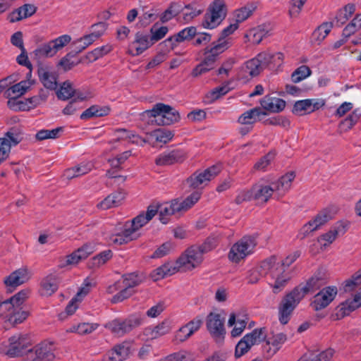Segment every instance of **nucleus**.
Returning a JSON list of instances; mask_svg holds the SVG:
<instances>
[{"label":"nucleus","mask_w":361,"mask_h":361,"mask_svg":"<svg viewBox=\"0 0 361 361\" xmlns=\"http://www.w3.org/2000/svg\"><path fill=\"white\" fill-rule=\"evenodd\" d=\"M259 268L267 271L266 274L271 278L269 286L274 294L281 293L291 280L290 273L279 265L276 256L273 255L262 261Z\"/></svg>","instance_id":"obj_1"},{"label":"nucleus","mask_w":361,"mask_h":361,"mask_svg":"<svg viewBox=\"0 0 361 361\" xmlns=\"http://www.w3.org/2000/svg\"><path fill=\"white\" fill-rule=\"evenodd\" d=\"M149 118H153L150 122L158 126L171 125L180 120V114L172 106L163 103H157L150 110L145 111Z\"/></svg>","instance_id":"obj_2"},{"label":"nucleus","mask_w":361,"mask_h":361,"mask_svg":"<svg viewBox=\"0 0 361 361\" xmlns=\"http://www.w3.org/2000/svg\"><path fill=\"white\" fill-rule=\"evenodd\" d=\"M302 298L297 289L293 288L286 294L279 304V320L282 324H286L293 310L300 303Z\"/></svg>","instance_id":"obj_3"},{"label":"nucleus","mask_w":361,"mask_h":361,"mask_svg":"<svg viewBox=\"0 0 361 361\" xmlns=\"http://www.w3.org/2000/svg\"><path fill=\"white\" fill-rule=\"evenodd\" d=\"M266 337L267 329L264 327L255 329L251 333L245 335L235 346V357H240L247 353L252 346L263 342Z\"/></svg>","instance_id":"obj_4"},{"label":"nucleus","mask_w":361,"mask_h":361,"mask_svg":"<svg viewBox=\"0 0 361 361\" xmlns=\"http://www.w3.org/2000/svg\"><path fill=\"white\" fill-rule=\"evenodd\" d=\"M221 170V164H215L202 171H197L186 179V184L190 188H202L218 176Z\"/></svg>","instance_id":"obj_5"},{"label":"nucleus","mask_w":361,"mask_h":361,"mask_svg":"<svg viewBox=\"0 0 361 361\" xmlns=\"http://www.w3.org/2000/svg\"><path fill=\"white\" fill-rule=\"evenodd\" d=\"M257 245L256 240L252 236H244L231 248L228 259L235 263H238L247 255L253 252Z\"/></svg>","instance_id":"obj_6"},{"label":"nucleus","mask_w":361,"mask_h":361,"mask_svg":"<svg viewBox=\"0 0 361 361\" xmlns=\"http://www.w3.org/2000/svg\"><path fill=\"white\" fill-rule=\"evenodd\" d=\"M203 260V254L197 245L189 247L176 260V265L183 271L192 270L197 267Z\"/></svg>","instance_id":"obj_7"},{"label":"nucleus","mask_w":361,"mask_h":361,"mask_svg":"<svg viewBox=\"0 0 361 361\" xmlns=\"http://www.w3.org/2000/svg\"><path fill=\"white\" fill-rule=\"evenodd\" d=\"M71 40V37L68 35L60 36L54 40H51L47 44H41L34 51L33 53L39 59L52 57L59 50L68 44Z\"/></svg>","instance_id":"obj_8"},{"label":"nucleus","mask_w":361,"mask_h":361,"mask_svg":"<svg viewBox=\"0 0 361 361\" xmlns=\"http://www.w3.org/2000/svg\"><path fill=\"white\" fill-rule=\"evenodd\" d=\"M143 318L140 315H131L124 320L114 319L107 324L110 331L118 336L128 334L141 325Z\"/></svg>","instance_id":"obj_9"},{"label":"nucleus","mask_w":361,"mask_h":361,"mask_svg":"<svg viewBox=\"0 0 361 361\" xmlns=\"http://www.w3.org/2000/svg\"><path fill=\"white\" fill-rule=\"evenodd\" d=\"M54 346L51 343H42L26 354L25 361H53L55 358Z\"/></svg>","instance_id":"obj_10"},{"label":"nucleus","mask_w":361,"mask_h":361,"mask_svg":"<svg viewBox=\"0 0 361 361\" xmlns=\"http://www.w3.org/2000/svg\"><path fill=\"white\" fill-rule=\"evenodd\" d=\"M225 318L222 317L219 313L210 312L206 318V326L211 334L215 339H222L226 334V329L224 326Z\"/></svg>","instance_id":"obj_11"},{"label":"nucleus","mask_w":361,"mask_h":361,"mask_svg":"<svg viewBox=\"0 0 361 361\" xmlns=\"http://www.w3.org/2000/svg\"><path fill=\"white\" fill-rule=\"evenodd\" d=\"M336 286H328L322 289L314 297L311 306L315 311H319L326 307L337 295Z\"/></svg>","instance_id":"obj_12"},{"label":"nucleus","mask_w":361,"mask_h":361,"mask_svg":"<svg viewBox=\"0 0 361 361\" xmlns=\"http://www.w3.org/2000/svg\"><path fill=\"white\" fill-rule=\"evenodd\" d=\"M332 218L330 210L324 209L319 212L312 221L305 224L300 231L299 237L303 239L310 233L317 230Z\"/></svg>","instance_id":"obj_13"},{"label":"nucleus","mask_w":361,"mask_h":361,"mask_svg":"<svg viewBox=\"0 0 361 361\" xmlns=\"http://www.w3.org/2000/svg\"><path fill=\"white\" fill-rule=\"evenodd\" d=\"M326 274L322 270H318L303 286H299L295 288L303 298L307 294L312 293L319 289L326 282Z\"/></svg>","instance_id":"obj_14"},{"label":"nucleus","mask_w":361,"mask_h":361,"mask_svg":"<svg viewBox=\"0 0 361 361\" xmlns=\"http://www.w3.org/2000/svg\"><path fill=\"white\" fill-rule=\"evenodd\" d=\"M29 343L30 342L26 335H14L8 339L6 354L11 357L21 356Z\"/></svg>","instance_id":"obj_15"},{"label":"nucleus","mask_w":361,"mask_h":361,"mask_svg":"<svg viewBox=\"0 0 361 361\" xmlns=\"http://www.w3.org/2000/svg\"><path fill=\"white\" fill-rule=\"evenodd\" d=\"M264 55L258 54L256 57L246 61L240 71V75L245 79L257 76L264 70L262 61Z\"/></svg>","instance_id":"obj_16"},{"label":"nucleus","mask_w":361,"mask_h":361,"mask_svg":"<svg viewBox=\"0 0 361 361\" xmlns=\"http://www.w3.org/2000/svg\"><path fill=\"white\" fill-rule=\"evenodd\" d=\"M287 341V336L283 333L273 334L272 336L267 338L264 341L265 344L263 345V350L267 358L274 355Z\"/></svg>","instance_id":"obj_17"},{"label":"nucleus","mask_w":361,"mask_h":361,"mask_svg":"<svg viewBox=\"0 0 361 361\" xmlns=\"http://www.w3.org/2000/svg\"><path fill=\"white\" fill-rule=\"evenodd\" d=\"M153 44L149 35L137 32L135 40L129 45L128 53L132 56H138Z\"/></svg>","instance_id":"obj_18"},{"label":"nucleus","mask_w":361,"mask_h":361,"mask_svg":"<svg viewBox=\"0 0 361 361\" xmlns=\"http://www.w3.org/2000/svg\"><path fill=\"white\" fill-rule=\"evenodd\" d=\"M157 213V207L155 205H149L147 207L145 214L141 213L131 221L130 224L128 225V228L134 233L135 235H140L137 233V231L152 219Z\"/></svg>","instance_id":"obj_19"},{"label":"nucleus","mask_w":361,"mask_h":361,"mask_svg":"<svg viewBox=\"0 0 361 361\" xmlns=\"http://www.w3.org/2000/svg\"><path fill=\"white\" fill-rule=\"evenodd\" d=\"M231 42L219 39L213 42L210 47H207L204 49V54L209 61L215 63L219 56L227 50L230 47Z\"/></svg>","instance_id":"obj_20"},{"label":"nucleus","mask_w":361,"mask_h":361,"mask_svg":"<svg viewBox=\"0 0 361 361\" xmlns=\"http://www.w3.org/2000/svg\"><path fill=\"white\" fill-rule=\"evenodd\" d=\"M361 305V292L355 295L353 299L346 300L336 308L335 317L341 319L350 314Z\"/></svg>","instance_id":"obj_21"},{"label":"nucleus","mask_w":361,"mask_h":361,"mask_svg":"<svg viewBox=\"0 0 361 361\" xmlns=\"http://www.w3.org/2000/svg\"><path fill=\"white\" fill-rule=\"evenodd\" d=\"M186 158V153L182 149H173L168 153L160 154L156 159L157 166H169L182 163Z\"/></svg>","instance_id":"obj_22"},{"label":"nucleus","mask_w":361,"mask_h":361,"mask_svg":"<svg viewBox=\"0 0 361 361\" xmlns=\"http://www.w3.org/2000/svg\"><path fill=\"white\" fill-rule=\"evenodd\" d=\"M37 74L39 81L45 88L50 90L56 89L58 75L55 71H51L47 66H40L38 67Z\"/></svg>","instance_id":"obj_23"},{"label":"nucleus","mask_w":361,"mask_h":361,"mask_svg":"<svg viewBox=\"0 0 361 361\" xmlns=\"http://www.w3.org/2000/svg\"><path fill=\"white\" fill-rule=\"evenodd\" d=\"M93 252L94 247L91 245L85 244L71 254L66 256V260L62 267L76 265L80 261L87 259Z\"/></svg>","instance_id":"obj_24"},{"label":"nucleus","mask_w":361,"mask_h":361,"mask_svg":"<svg viewBox=\"0 0 361 361\" xmlns=\"http://www.w3.org/2000/svg\"><path fill=\"white\" fill-rule=\"evenodd\" d=\"M275 191L274 186L266 185L260 183L255 184L249 190L252 200L262 203H266L271 197Z\"/></svg>","instance_id":"obj_25"},{"label":"nucleus","mask_w":361,"mask_h":361,"mask_svg":"<svg viewBox=\"0 0 361 361\" xmlns=\"http://www.w3.org/2000/svg\"><path fill=\"white\" fill-rule=\"evenodd\" d=\"M30 279V275L27 269L20 268L12 272L8 276L5 278L4 283L8 287V290L11 291V288H16L25 282Z\"/></svg>","instance_id":"obj_26"},{"label":"nucleus","mask_w":361,"mask_h":361,"mask_svg":"<svg viewBox=\"0 0 361 361\" xmlns=\"http://www.w3.org/2000/svg\"><path fill=\"white\" fill-rule=\"evenodd\" d=\"M131 344L128 342H123L116 345L106 354L105 361H123L126 360L130 353Z\"/></svg>","instance_id":"obj_27"},{"label":"nucleus","mask_w":361,"mask_h":361,"mask_svg":"<svg viewBox=\"0 0 361 361\" xmlns=\"http://www.w3.org/2000/svg\"><path fill=\"white\" fill-rule=\"evenodd\" d=\"M117 290H119V292L115 294L111 300L112 303L123 302V300L129 298L131 295H133L134 293L133 289H130L127 286L122 285L121 281L115 282L114 284L109 286L108 288V292L109 293H114Z\"/></svg>","instance_id":"obj_28"},{"label":"nucleus","mask_w":361,"mask_h":361,"mask_svg":"<svg viewBox=\"0 0 361 361\" xmlns=\"http://www.w3.org/2000/svg\"><path fill=\"white\" fill-rule=\"evenodd\" d=\"M36 11L37 7L35 6L25 4L10 13L7 18L11 23H15L32 16Z\"/></svg>","instance_id":"obj_29"},{"label":"nucleus","mask_w":361,"mask_h":361,"mask_svg":"<svg viewBox=\"0 0 361 361\" xmlns=\"http://www.w3.org/2000/svg\"><path fill=\"white\" fill-rule=\"evenodd\" d=\"M157 207L158 208L159 220L164 224L169 222L171 216L180 213L178 205L177 204V200H173L170 203H165Z\"/></svg>","instance_id":"obj_30"},{"label":"nucleus","mask_w":361,"mask_h":361,"mask_svg":"<svg viewBox=\"0 0 361 361\" xmlns=\"http://www.w3.org/2000/svg\"><path fill=\"white\" fill-rule=\"evenodd\" d=\"M140 235H135L129 228L128 223L124 225V229L118 233L112 234L110 236V240L115 245H124L138 238Z\"/></svg>","instance_id":"obj_31"},{"label":"nucleus","mask_w":361,"mask_h":361,"mask_svg":"<svg viewBox=\"0 0 361 361\" xmlns=\"http://www.w3.org/2000/svg\"><path fill=\"white\" fill-rule=\"evenodd\" d=\"M266 114L267 113L262 111L260 107H255L245 111L241 116H240L238 119V123L241 125L252 126L259 120L258 118L261 115Z\"/></svg>","instance_id":"obj_32"},{"label":"nucleus","mask_w":361,"mask_h":361,"mask_svg":"<svg viewBox=\"0 0 361 361\" xmlns=\"http://www.w3.org/2000/svg\"><path fill=\"white\" fill-rule=\"evenodd\" d=\"M259 55H264L262 58H264V59L262 64H264V68L268 67L271 70L276 69L283 63L284 56L281 52L271 54L269 51H263L259 53Z\"/></svg>","instance_id":"obj_33"},{"label":"nucleus","mask_w":361,"mask_h":361,"mask_svg":"<svg viewBox=\"0 0 361 361\" xmlns=\"http://www.w3.org/2000/svg\"><path fill=\"white\" fill-rule=\"evenodd\" d=\"M56 95L59 99L67 100L72 97H77L80 101L85 99V97L79 94V93L73 87L72 83L69 81H65L61 85L60 89L56 92Z\"/></svg>","instance_id":"obj_34"},{"label":"nucleus","mask_w":361,"mask_h":361,"mask_svg":"<svg viewBox=\"0 0 361 361\" xmlns=\"http://www.w3.org/2000/svg\"><path fill=\"white\" fill-rule=\"evenodd\" d=\"M34 83V80L29 79L28 80H22L20 82L7 88L5 92V96L20 97L24 94Z\"/></svg>","instance_id":"obj_35"},{"label":"nucleus","mask_w":361,"mask_h":361,"mask_svg":"<svg viewBox=\"0 0 361 361\" xmlns=\"http://www.w3.org/2000/svg\"><path fill=\"white\" fill-rule=\"evenodd\" d=\"M345 232V227L342 224L334 227L329 232L320 235L318 238L319 243L321 244L322 248L331 244L337 238L339 233L343 234Z\"/></svg>","instance_id":"obj_36"},{"label":"nucleus","mask_w":361,"mask_h":361,"mask_svg":"<svg viewBox=\"0 0 361 361\" xmlns=\"http://www.w3.org/2000/svg\"><path fill=\"white\" fill-rule=\"evenodd\" d=\"M295 178V173L293 171L288 172L282 176L277 181L272 183L275 191L282 192L283 195L287 192L291 187L292 182Z\"/></svg>","instance_id":"obj_37"},{"label":"nucleus","mask_w":361,"mask_h":361,"mask_svg":"<svg viewBox=\"0 0 361 361\" xmlns=\"http://www.w3.org/2000/svg\"><path fill=\"white\" fill-rule=\"evenodd\" d=\"M180 270L181 269H179L178 265L175 267L170 263H166L156 269L152 273V277L154 281H158L168 276H171Z\"/></svg>","instance_id":"obj_38"},{"label":"nucleus","mask_w":361,"mask_h":361,"mask_svg":"<svg viewBox=\"0 0 361 361\" xmlns=\"http://www.w3.org/2000/svg\"><path fill=\"white\" fill-rule=\"evenodd\" d=\"M58 288L57 279L55 276L49 275L44 278L41 282V295L49 296Z\"/></svg>","instance_id":"obj_39"},{"label":"nucleus","mask_w":361,"mask_h":361,"mask_svg":"<svg viewBox=\"0 0 361 361\" xmlns=\"http://www.w3.org/2000/svg\"><path fill=\"white\" fill-rule=\"evenodd\" d=\"M1 139H5L7 143L10 145V149H11L12 146H16L23 140V133L19 127L11 128L5 134L4 137Z\"/></svg>","instance_id":"obj_40"},{"label":"nucleus","mask_w":361,"mask_h":361,"mask_svg":"<svg viewBox=\"0 0 361 361\" xmlns=\"http://www.w3.org/2000/svg\"><path fill=\"white\" fill-rule=\"evenodd\" d=\"M92 169L90 164L78 165L68 169L64 171V176L68 179H73L89 173Z\"/></svg>","instance_id":"obj_41"},{"label":"nucleus","mask_w":361,"mask_h":361,"mask_svg":"<svg viewBox=\"0 0 361 361\" xmlns=\"http://www.w3.org/2000/svg\"><path fill=\"white\" fill-rule=\"evenodd\" d=\"M201 194L200 191L196 190L184 200L181 202L177 200V204L178 205L180 212H186L190 209L200 200Z\"/></svg>","instance_id":"obj_42"},{"label":"nucleus","mask_w":361,"mask_h":361,"mask_svg":"<svg viewBox=\"0 0 361 361\" xmlns=\"http://www.w3.org/2000/svg\"><path fill=\"white\" fill-rule=\"evenodd\" d=\"M332 28V24L324 23L317 27L312 33V39L317 44H319L329 35Z\"/></svg>","instance_id":"obj_43"},{"label":"nucleus","mask_w":361,"mask_h":361,"mask_svg":"<svg viewBox=\"0 0 361 361\" xmlns=\"http://www.w3.org/2000/svg\"><path fill=\"white\" fill-rule=\"evenodd\" d=\"M360 116L358 110L353 111L346 118L341 121L339 128L343 132H347L357 123Z\"/></svg>","instance_id":"obj_44"},{"label":"nucleus","mask_w":361,"mask_h":361,"mask_svg":"<svg viewBox=\"0 0 361 361\" xmlns=\"http://www.w3.org/2000/svg\"><path fill=\"white\" fill-rule=\"evenodd\" d=\"M14 312H12L8 317V322L13 325H16L24 322L30 315V312L27 310H23L21 306L15 308Z\"/></svg>","instance_id":"obj_45"},{"label":"nucleus","mask_w":361,"mask_h":361,"mask_svg":"<svg viewBox=\"0 0 361 361\" xmlns=\"http://www.w3.org/2000/svg\"><path fill=\"white\" fill-rule=\"evenodd\" d=\"M209 11L222 20L226 16V6L224 0H214L209 7Z\"/></svg>","instance_id":"obj_46"},{"label":"nucleus","mask_w":361,"mask_h":361,"mask_svg":"<svg viewBox=\"0 0 361 361\" xmlns=\"http://www.w3.org/2000/svg\"><path fill=\"white\" fill-rule=\"evenodd\" d=\"M99 326L98 324L81 323L71 328L70 332H76L80 335H87L92 333Z\"/></svg>","instance_id":"obj_47"},{"label":"nucleus","mask_w":361,"mask_h":361,"mask_svg":"<svg viewBox=\"0 0 361 361\" xmlns=\"http://www.w3.org/2000/svg\"><path fill=\"white\" fill-rule=\"evenodd\" d=\"M94 42H95V40L90 34L86 35L73 43L75 46V48L73 51L76 54H78L85 50L87 47L91 45Z\"/></svg>","instance_id":"obj_48"},{"label":"nucleus","mask_w":361,"mask_h":361,"mask_svg":"<svg viewBox=\"0 0 361 361\" xmlns=\"http://www.w3.org/2000/svg\"><path fill=\"white\" fill-rule=\"evenodd\" d=\"M15 308H18V306L15 305L10 298L5 300L2 298L0 302V316L8 320L11 313L14 312Z\"/></svg>","instance_id":"obj_49"},{"label":"nucleus","mask_w":361,"mask_h":361,"mask_svg":"<svg viewBox=\"0 0 361 361\" xmlns=\"http://www.w3.org/2000/svg\"><path fill=\"white\" fill-rule=\"evenodd\" d=\"M111 51V47L109 45H104L94 49L92 51H89L86 58L89 61H94L97 59L104 56Z\"/></svg>","instance_id":"obj_50"},{"label":"nucleus","mask_w":361,"mask_h":361,"mask_svg":"<svg viewBox=\"0 0 361 361\" xmlns=\"http://www.w3.org/2000/svg\"><path fill=\"white\" fill-rule=\"evenodd\" d=\"M214 67V63L209 61L208 59L204 56V60L192 70V75L193 77H198L213 69Z\"/></svg>","instance_id":"obj_51"},{"label":"nucleus","mask_w":361,"mask_h":361,"mask_svg":"<svg viewBox=\"0 0 361 361\" xmlns=\"http://www.w3.org/2000/svg\"><path fill=\"white\" fill-rule=\"evenodd\" d=\"M312 73L310 68L305 65L298 67L291 75V80L294 83H298L310 76Z\"/></svg>","instance_id":"obj_52"},{"label":"nucleus","mask_w":361,"mask_h":361,"mask_svg":"<svg viewBox=\"0 0 361 361\" xmlns=\"http://www.w3.org/2000/svg\"><path fill=\"white\" fill-rule=\"evenodd\" d=\"M122 285L130 289L138 286L142 282V278L135 273H130L123 275Z\"/></svg>","instance_id":"obj_53"},{"label":"nucleus","mask_w":361,"mask_h":361,"mask_svg":"<svg viewBox=\"0 0 361 361\" xmlns=\"http://www.w3.org/2000/svg\"><path fill=\"white\" fill-rule=\"evenodd\" d=\"M151 135L155 137L157 142L163 143H166L170 141L174 135V134L171 130H166L165 128L157 129L152 131Z\"/></svg>","instance_id":"obj_54"},{"label":"nucleus","mask_w":361,"mask_h":361,"mask_svg":"<svg viewBox=\"0 0 361 361\" xmlns=\"http://www.w3.org/2000/svg\"><path fill=\"white\" fill-rule=\"evenodd\" d=\"M197 35V29L195 27H188L175 35L176 42H183L185 40H190Z\"/></svg>","instance_id":"obj_55"},{"label":"nucleus","mask_w":361,"mask_h":361,"mask_svg":"<svg viewBox=\"0 0 361 361\" xmlns=\"http://www.w3.org/2000/svg\"><path fill=\"white\" fill-rule=\"evenodd\" d=\"M180 12V6L178 3H171L170 6L163 13L161 17L162 23H166L173 17L177 16Z\"/></svg>","instance_id":"obj_56"},{"label":"nucleus","mask_w":361,"mask_h":361,"mask_svg":"<svg viewBox=\"0 0 361 361\" xmlns=\"http://www.w3.org/2000/svg\"><path fill=\"white\" fill-rule=\"evenodd\" d=\"M221 21V18L209 11L205 13L202 24L204 28L212 29L216 27Z\"/></svg>","instance_id":"obj_57"},{"label":"nucleus","mask_w":361,"mask_h":361,"mask_svg":"<svg viewBox=\"0 0 361 361\" xmlns=\"http://www.w3.org/2000/svg\"><path fill=\"white\" fill-rule=\"evenodd\" d=\"M255 8L250 6H244L239 9H237L234 12V16L235 18V23H239L243 22L247 19L252 14Z\"/></svg>","instance_id":"obj_58"},{"label":"nucleus","mask_w":361,"mask_h":361,"mask_svg":"<svg viewBox=\"0 0 361 361\" xmlns=\"http://www.w3.org/2000/svg\"><path fill=\"white\" fill-rule=\"evenodd\" d=\"M275 157L274 152H269L266 155L259 159L258 161L254 165V169L257 171H264L267 167L271 164Z\"/></svg>","instance_id":"obj_59"},{"label":"nucleus","mask_w":361,"mask_h":361,"mask_svg":"<svg viewBox=\"0 0 361 361\" xmlns=\"http://www.w3.org/2000/svg\"><path fill=\"white\" fill-rule=\"evenodd\" d=\"M360 284H361V268L353 275L351 279L345 281L343 288L345 292H350Z\"/></svg>","instance_id":"obj_60"},{"label":"nucleus","mask_w":361,"mask_h":361,"mask_svg":"<svg viewBox=\"0 0 361 361\" xmlns=\"http://www.w3.org/2000/svg\"><path fill=\"white\" fill-rule=\"evenodd\" d=\"M76 55L73 51H71L59 61L58 66H61L65 71L71 70L80 63V61L74 62L71 60V58L75 57Z\"/></svg>","instance_id":"obj_61"},{"label":"nucleus","mask_w":361,"mask_h":361,"mask_svg":"<svg viewBox=\"0 0 361 361\" xmlns=\"http://www.w3.org/2000/svg\"><path fill=\"white\" fill-rule=\"evenodd\" d=\"M112 257V252L110 250H104L92 259L93 266L99 267L105 264Z\"/></svg>","instance_id":"obj_62"},{"label":"nucleus","mask_w":361,"mask_h":361,"mask_svg":"<svg viewBox=\"0 0 361 361\" xmlns=\"http://www.w3.org/2000/svg\"><path fill=\"white\" fill-rule=\"evenodd\" d=\"M168 27L166 26H162L159 28H156V25H153L150 29V32L152 34L149 36L152 43L154 44L155 42H157L162 39L167 33Z\"/></svg>","instance_id":"obj_63"},{"label":"nucleus","mask_w":361,"mask_h":361,"mask_svg":"<svg viewBox=\"0 0 361 361\" xmlns=\"http://www.w3.org/2000/svg\"><path fill=\"white\" fill-rule=\"evenodd\" d=\"M164 361H192V357L186 351H179L169 355Z\"/></svg>","instance_id":"obj_64"}]
</instances>
